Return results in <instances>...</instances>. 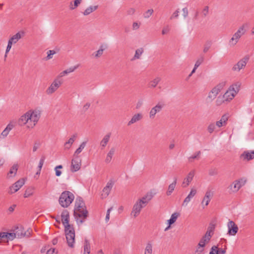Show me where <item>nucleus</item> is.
<instances>
[{
    "mask_svg": "<svg viewBox=\"0 0 254 254\" xmlns=\"http://www.w3.org/2000/svg\"><path fill=\"white\" fill-rule=\"evenodd\" d=\"M144 50L142 48H139L135 51L134 56L133 58V60L139 59L140 56L143 53Z\"/></svg>",
    "mask_w": 254,
    "mask_h": 254,
    "instance_id": "nucleus-37",
    "label": "nucleus"
},
{
    "mask_svg": "<svg viewBox=\"0 0 254 254\" xmlns=\"http://www.w3.org/2000/svg\"><path fill=\"white\" fill-rule=\"evenodd\" d=\"M230 118V115L228 113H226L222 116L220 120L216 122V126L217 127H225L227 124V121Z\"/></svg>",
    "mask_w": 254,
    "mask_h": 254,
    "instance_id": "nucleus-19",
    "label": "nucleus"
},
{
    "mask_svg": "<svg viewBox=\"0 0 254 254\" xmlns=\"http://www.w3.org/2000/svg\"><path fill=\"white\" fill-rule=\"evenodd\" d=\"M164 105L163 103L158 102L154 107L152 108L149 113V118L150 119H154L156 114L161 111Z\"/></svg>",
    "mask_w": 254,
    "mask_h": 254,
    "instance_id": "nucleus-12",
    "label": "nucleus"
},
{
    "mask_svg": "<svg viewBox=\"0 0 254 254\" xmlns=\"http://www.w3.org/2000/svg\"><path fill=\"white\" fill-rule=\"evenodd\" d=\"M33 192H34V188L29 187L26 190L25 193L24 194V197L25 198L28 197L32 195L33 194Z\"/></svg>",
    "mask_w": 254,
    "mask_h": 254,
    "instance_id": "nucleus-39",
    "label": "nucleus"
},
{
    "mask_svg": "<svg viewBox=\"0 0 254 254\" xmlns=\"http://www.w3.org/2000/svg\"><path fill=\"white\" fill-rule=\"evenodd\" d=\"M85 203L83 199L80 197H77L75 201V207H77L85 205Z\"/></svg>",
    "mask_w": 254,
    "mask_h": 254,
    "instance_id": "nucleus-40",
    "label": "nucleus"
},
{
    "mask_svg": "<svg viewBox=\"0 0 254 254\" xmlns=\"http://www.w3.org/2000/svg\"><path fill=\"white\" fill-rule=\"evenodd\" d=\"M18 167V166L17 164H14L10 169V170L7 174V177L9 178L14 177L17 173Z\"/></svg>",
    "mask_w": 254,
    "mask_h": 254,
    "instance_id": "nucleus-30",
    "label": "nucleus"
},
{
    "mask_svg": "<svg viewBox=\"0 0 254 254\" xmlns=\"http://www.w3.org/2000/svg\"><path fill=\"white\" fill-rule=\"evenodd\" d=\"M154 10L153 9H149L146 11L143 14L144 18H149L153 14Z\"/></svg>",
    "mask_w": 254,
    "mask_h": 254,
    "instance_id": "nucleus-42",
    "label": "nucleus"
},
{
    "mask_svg": "<svg viewBox=\"0 0 254 254\" xmlns=\"http://www.w3.org/2000/svg\"><path fill=\"white\" fill-rule=\"evenodd\" d=\"M6 234L7 235L6 238L9 240H13L17 237L15 232L14 233H6Z\"/></svg>",
    "mask_w": 254,
    "mask_h": 254,
    "instance_id": "nucleus-45",
    "label": "nucleus"
},
{
    "mask_svg": "<svg viewBox=\"0 0 254 254\" xmlns=\"http://www.w3.org/2000/svg\"><path fill=\"white\" fill-rule=\"evenodd\" d=\"M56 53L54 50H49L47 52V59L50 60L53 58V56Z\"/></svg>",
    "mask_w": 254,
    "mask_h": 254,
    "instance_id": "nucleus-48",
    "label": "nucleus"
},
{
    "mask_svg": "<svg viewBox=\"0 0 254 254\" xmlns=\"http://www.w3.org/2000/svg\"><path fill=\"white\" fill-rule=\"evenodd\" d=\"M177 181V178H176V177L174 178V182L172 184H171L168 187V190L166 192V194L167 195H171V193L174 191V190L176 187V186Z\"/></svg>",
    "mask_w": 254,
    "mask_h": 254,
    "instance_id": "nucleus-31",
    "label": "nucleus"
},
{
    "mask_svg": "<svg viewBox=\"0 0 254 254\" xmlns=\"http://www.w3.org/2000/svg\"><path fill=\"white\" fill-rule=\"evenodd\" d=\"M228 233L230 235L234 236L238 231V227L235 222L233 221H229L228 223Z\"/></svg>",
    "mask_w": 254,
    "mask_h": 254,
    "instance_id": "nucleus-16",
    "label": "nucleus"
},
{
    "mask_svg": "<svg viewBox=\"0 0 254 254\" xmlns=\"http://www.w3.org/2000/svg\"><path fill=\"white\" fill-rule=\"evenodd\" d=\"M203 61H204L203 57H200L196 61L194 66L197 68L203 63Z\"/></svg>",
    "mask_w": 254,
    "mask_h": 254,
    "instance_id": "nucleus-47",
    "label": "nucleus"
},
{
    "mask_svg": "<svg viewBox=\"0 0 254 254\" xmlns=\"http://www.w3.org/2000/svg\"><path fill=\"white\" fill-rule=\"evenodd\" d=\"M41 117V111L39 110H30L22 115L18 121L19 126H23L27 124L28 128L34 127Z\"/></svg>",
    "mask_w": 254,
    "mask_h": 254,
    "instance_id": "nucleus-1",
    "label": "nucleus"
},
{
    "mask_svg": "<svg viewBox=\"0 0 254 254\" xmlns=\"http://www.w3.org/2000/svg\"><path fill=\"white\" fill-rule=\"evenodd\" d=\"M25 182L23 179L19 180L15 182L12 186L10 187L8 192L9 194H12L18 191L24 184Z\"/></svg>",
    "mask_w": 254,
    "mask_h": 254,
    "instance_id": "nucleus-13",
    "label": "nucleus"
},
{
    "mask_svg": "<svg viewBox=\"0 0 254 254\" xmlns=\"http://www.w3.org/2000/svg\"><path fill=\"white\" fill-rule=\"evenodd\" d=\"M249 60V57L248 56L244 57L233 66L232 70L234 71H240L241 69H243L246 66Z\"/></svg>",
    "mask_w": 254,
    "mask_h": 254,
    "instance_id": "nucleus-11",
    "label": "nucleus"
},
{
    "mask_svg": "<svg viewBox=\"0 0 254 254\" xmlns=\"http://www.w3.org/2000/svg\"><path fill=\"white\" fill-rule=\"evenodd\" d=\"M22 34L20 32H18L15 35H13L9 39V41L11 42L12 44H14L16 43L19 40H20L22 37Z\"/></svg>",
    "mask_w": 254,
    "mask_h": 254,
    "instance_id": "nucleus-29",
    "label": "nucleus"
},
{
    "mask_svg": "<svg viewBox=\"0 0 254 254\" xmlns=\"http://www.w3.org/2000/svg\"><path fill=\"white\" fill-rule=\"evenodd\" d=\"M15 232L17 238H21L24 237H28L30 236V232L28 230L27 232L25 231L24 228L21 225L17 226Z\"/></svg>",
    "mask_w": 254,
    "mask_h": 254,
    "instance_id": "nucleus-14",
    "label": "nucleus"
},
{
    "mask_svg": "<svg viewBox=\"0 0 254 254\" xmlns=\"http://www.w3.org/2000/svg\"><path fill=\"white\" fill-rule=\"evenodd\" d=\"M248 28L249 25L247 23H245L240 26L230 40L229 44L232 46L236 45L240 38L246 33Z\"/></svg>",
    "mask_w": 254,
    "mask_h": 254,
    "instance_id": "nucleus-7",
    "label": "nucleus"
},
{
    "mask_svg": "<svg viewBox=\"0 0 254 254\" xmlns=\"http://www.w3.org/2000/svg\"><path fill=\"white\" fill-rule=\"evenodd\" d=\"M194 174V170H192L188 174L187 177L184 179L183 181L182 184V187L183 188H185L189 186L190 184L193 180Z\"/></svg>",
    "mask_w": 254,
    "mask_h": 254,
    "instance_id": "nucleus-17",
    "label": "nucleus"
},
{
    "mask_svg": "<svg viewBox=\"0 0 254 254\" xmlns=\"http://www.w3.org/2000/svg\"><path fill=\"white\" fill-rule=\"evenodd\" d=\"M90 106V103H86L83 106V110L84 111H87L89 108Z\"/></svg>",
    "mask_w": 254,
    "mask_h": 254,
    "instance_id": "nucleus-62",
    "label": "nucleus"
},
{
    "mask_svg": "<svg viewBox=\"0 0 254 254\" xmlns=\"http://www.w3.org/2000/svg\"><path fill=\"white\" fill-rule=\"evenodd\" d=\"M179 9L176 10L171 16L170 19H173V18H178L179 16Z\"/></svg>",
    "mask_w": 254,
    "mask_h": 254,
    "instance_id": "nucleus-53",
    "label": "nucleus"
},
{
    "mask_svg": "<svg viewBox=\"0 0 254 254\" xmlns=\"http://www.w3.org/2000/svg\"><path fill=\"white\" fill-rule=\"evenodd\" d=\"M98 8V5H90L84 10V11L83 12V14L84 16L88 15L93 11L97 10Z\"/></svg>",
    "mask_w": 254,
    "mask_h": 254,
    "instance_id": "nucleus-28",
    "label": "nucleus"
},
{
    "mask_svg": "<svg viewBox=\"0 0 254 254\" xmlns=\"http://www.w3.org/2000/svg\"><path fill=\"white\" fill-rule=\"evenodd\" d=\"M179 215L180 214L178 212H175L173 213L171 216L170 219L168 220V224L169 225H171L172 224L174 223L176 221Z\"/></svg>",
    "mask_w": 254,
    "mask_h": 254,
    "instance_id": "nucleus-33",
    "label": "nucleus"
},
{
    "mask_svg": "<svg viewBox=\"0 0 254 254\" xmlns=\"http://www.w3.org/2000/svg\"><path fill=\"white\" fill-rule=\"evenodd\" d=\"M204 251V247L201 246V245H198L194 254H202Z\"/></svg>",
    "mask_w": 254,
    "mask_h": 254,
    "instance_id": "nucleus-44",
    "label": "nucleus"
},
{
    "mask_svg": "<svg viewBox=\"0 0 254 254\" xmlns=\"http://www.w3.org/2000/svg\"><path fill=\"white\" fill-rule=\"evenodd\" d=\"M182 11L183 12V15L184 17L185 18L188 16L189 12L188 8L187 7H184L183 8Z\"/></svg>",
    "mask_w": 254,
    "mask_h": 254,
    "instance_id": "nucleus-55",
    "label": "nucleus"
},
{
    "mask_svg": "<svg viewBox=\"0 0 254 254\" xmlns=\"http://www.w3.org/2000/svg\"><path fill=\"white\" fill-rule=\"evenodd\" d=\"M216 127V123H211L208 126L207 130L209 133H212L215 130Z\"/></svg>",
    "mask_w": 254,
    "mask_h": 254,
    "instance_id": "nucleus-41",
    "label": "nucleus"
},
{
    "mask_svg": "<svg viewBox=\"0 0 254 254\" xmlns=\"http://www.w3.org/2000/svg\"><path fill=\"white\" fill-rule=\"evenodd\" d=\"M84 253L83 254H90L91 247L89 241L87 239H85L83 245Z\"/></svg>",
    "mask_w": 254,
    "mask_h": 254,
    "instance_id": "nucleus-32",
    "label": "nucleus"
},
{
    "mask_svg": "<svg viewBox=\"0 0 254 254\" xmlns=\"http://www.w3.org/2000/svg\"><path fill=\"white\" fill-rule=\"evenodd\" d=\"M113 208L111 207L109 208L107 211V214L105 218V220L106 222H108L110 219V213L111 211L112 210Z\"/></svg>",
    "mask_w": 254,
    "mask_h": 254,
    "instance_id": "nucleus-54",
    "label": "nucleus"
},
{
    "mask_svg": "<svg viewBox=\"0 0 254 254\" xmlns=\"http://www.w3.org/2000/svg\"><path fill=\"white\" fill-rule=\"evenodd\" d=\"M13 127V125L10 124H9L5 128L6 130L9 132Z\"/></svg>",
    "mask_w": 254,
    "mask_h": 254,
    "instance_id": "nucleus-63",
    "label": "nucleus"
},
{
    "mask_svg": "<svg viewBox=\"0 0 254 254\" xmlns=\"http://www.w3.org/2000/svg\"><path fill=\"white\" fill-rule=\"evenodd\" d=\"M63 83L62 79L57 77L54 79L50 86L46 89V93L47 95H51L56 92Z\"/></svg>",
    "mask_w": 254,
    "mask_h": 254,
    "instance_id": "nucleus-10",
    "label": "nucleus"
},
{
    "mask_svg": "<svg viewBox=\"0 0 254 254\" xmlns=\"http://www.w3.org/2000/svg\"><path fill=\"white\" fill-rule=\"evenodd\" d=\"M152 244L149 242L147 243L144 250V254H152Z\"/></svg>",
    "mask_w": 254,
    "mask_h": 254,
    "instance_id": "nucleus-36",
    "label": "nucleus"
},
{
    "mask_svg": "<svg viewBox=\"0 0 254 254\" xmlns=\"http://www.w3.org/2000/svg\"><path fill=\"white\" fill-rule=\"evenodd\" d=\"M211 236H212V235L211 234V232L209 231H207L206 232L204 236H203V237L202 238L204 240H206V242H207L208 243L211 238Z\"/></svg>",
    "mask_w": 254,
    "mask_h": 254,
    "instance_id": "nucleus-43",
    "label": "nucleus"
},
{
    "mask_svg": "<svg viewBox=\"0 0 254 254\" xmlns=\"http://www.w3.org/2000/svg\"><path fill=\"white\" fill-rule=\"evenodd\" d=\"M78 67V65L70 67L68 68L61 72L57 77H59V78H61V77L68 74V73L73 72L76 68H77Z\"/></svg>",
    "mask_w": 254,
    "mask_h": 254,
    "instance_id": "nucleus-25",
    "label": "nucleus"
},
{
    "mask_svg": "<svg viewBox=\"0 0 254 254\" xmlns=\"http://www.w3.org/2000/svg\"><path fill=\"white\" fill-rule=\"evenodd\" d=\"M201 154V152L200 151H197V152H196L193 155L190 157L189 158V161L190 162H191V159H197L198 156Z\"/></svg>",
    "mask_w": 254,
    "mask_h": 254,
    "instance_id": "nucleus-50",
    "label": "nucleus"
},
{
    "mask_svg": "<svg viewBox=\"0 0 254 254\" xmlns=\"http://www.w3.org/2000/svg\"><path fill=\"white\" fill-rule=\"evenodd\" d=\"M110 137L111 133H109L104 136V137L103 138V139H102L100 143L102 149L104 148L106 146L110 140Z\"/></svg>",
    "mask_w": 254,
    "mask_h": 254,
    "instance_id": "nucleus-27",
    "label": "nucleus"
},
{
    "mask_svg": "<svg viewBox=\"0 0 254 254\" xmlns=\"http://www.w3.org/2000/svg\"><path fill=\"white\" fill-rule=\"evenodd\" d=\"M208 174L210 176H216L218 174V171L215 168H211L209 170Z\"/></svg>",
    "mask_w": 254,
    "mask_h": 254,
    "instance_id": "nucleus-46",
    "label": "nucleus"
},
{
    "mask_svg": "<svg viewBox=\"0 0 254 254\" xmlns=\"http://www.w3.org/2000/svg\"><path fill=\"white\" fill-rule=\"evenodd\" d=\"M161 78L160 77H156L152 80L150 81L149 83V86L151 88H155L161 81Z\"/></svg>",
    "mask_w": 254,
    "mask_h": 254,
    "instance_id": "nucleus-34",
    "label": "nucleus"
},
{
    "mask_svg": "<svg viewBox=\"0 0 254 254\" xmlns=\"http://www.w3.org/2000/svg\"><path fill=\"white\" fill-rule=\"evenodd\" d=\"M209 254H218V247L216 246L212 247Z\"/></svg>",
    "mask_w": 254,
    "mask_h": 254,
    "instance_id": "nucleus-49",
    "label": "nucleus"
},
{
    "mask_svg": "<svg viewBox=\"0 0 254 254\" xmlns=\"http://www.w3.org/2000/svg\"><path fill=\"white\" fill-rule=\"evenodd\" d=\"M115 152V149L114 147L111 148L109 151L108 152L106 157L105 160V162L106 164H109L112 161L113 156H114Z\"/></svg>",
    "mask_w": 254,
    "mask_h": 254,
    "instance_id": "nucleus-26",
    "label": "nucleus"
},
{
    "mask_svg": "<svg viewBox=\"0 0 254 254\" xmlns=\"http://www.w3.org/2000/svg\"><path fill=\"white\" fill-rule=\"evenodd\" d=\"M46 254H57V252L55 249H51L47 252Z\"/></svg>",
    "mask_w": 254,
    "mask_h": 254,
    "instance_id": "nucleus-61",
    "label": "nucleus"
},
{
    "mask_svg": "<svg viewBox=\"0 0 254 254\" xmlns=\"http://www.w3.org/2000/svg\"><path fill=\"white\" fill-rule=\"evenodd\" d=\"M211 196L212 194L211 191H207L201 202V204L203 208L205 207V206L208 205L211 200Z\"/></svg>",
    "mask_w": 254,
    "mask_h": 254,
    "instance_id": "nucleus-21",
    "label": "nucleus"
},
{
    "mask_svg": "<svg viewBox=\"0 0 254 254\" xmlns=\"http://www.w3.org/2000/svg\"><path fill=\"white\" fill-rule=\"evenodd\" d=\"M45 159L44 157H42L40 159V160L39 163L38 167L39 168V171H41V168L43 165V164L44 163Z\"/></svg>",
    "mask_w": 254,
    "mask_h": 254,
    "instance_id": "nucleus-56",
    "label": "nucleus"
},
{
    "mask_svg": "<svg viewBox=\"0 0 254 254\" xmlns=\"http://www.w3.org/2000/svg\"><path fill=\"white\" fill-rule=\"evenodd\" d=\"M12 45V44L11 43V42H9L8 41L7 46L6 47V50H5L6 54H7L9 52L11 48Z\"/></svg>",
    "mask_w": 254,
    "mask_h": 254,
    "instance_id": "nucleus-59",
    "label": "nucleus"
},
{
    "mask_svg": "<svg viewBox=\"0 0 254 254\" xmlns=\"http://www.w3.org/2000/svg\"><path fill=\"white\" fill-rule=\"evenodd\" d=\"M77 137V134L76 133L72 135L69 139L64 143V149L66 150H68L71 147L72 144L73 143Z\"/></svg>",
    "mask_w": 254,
    "mask_h": 254,
    "instance_id": "nucleus-23",
    "label": "nucleus"
},
{
    "mask_svg": "<svg viewBox=\"0 0 254 254\" xmlns=\"http://www.w3.org/2000/svg\"><path fill=\"white\" fill-rule=\"evenodd\" d=\"M140 27V24L136 22H134L132 24V29L133 30H137Z\"/></svg>",
    "mask_w": 254,
    "mask_h": 254,
    "instance_id": "nucleus-60",
    "label": "nucleus"
},
{
    "mask_svg": "<svg viewBox=\"0 0 254 254\" xmlns=\"http://www.w3.org/2000/svg\"><path fill=\"white\" fill-rule=\"evenodd\" d=\"M135 10L134 8L129 7L127 10V15H132L135 13Z\"/></svg>",
    "mask_w": 254,
    "mask_h": 254,
    "instance_id": "nucleus-51",
    "label": "nucleus"
},
{
    "mask_svg": "<svg viewBox=\"0 0 254 254\" xmlns=\"http://www.w3.org/2000/svg\"><path fill=\"white\" fill-rule=\"evenodd\" d=\"M207 243H208V242H206V240H205L201 238L198 245H201V246H202V247L204 248V247L205 246L206 244H207Z\"/></svg>",
    "mask_w": 254,
    "mask_h": 254,
    "instance_id": "nucleus-58",
    "label": "nucleus"
},
{
    "mask_svg": "<svg viewBox=\"0 0 254 254\" xmlns=\"http://www.w3.org/2000/svg\"><path fill=\"white\" fill-rule=\"evenodd\" d=\"M155 194V192L153 193L152 191H150L147 192L142 198L138 199L135 202L132 207L131 215H132L134 218H136L139 215L141 209L147 205L148 203L152 199Z\"/></svg>",
    "mask_w": 254,
    "mask_h": 254,
    "instance_id": "nucleus-3",
    "label": "nucleus"
},
{
    "mask_svg": "<svg viewBox=\"0 0 254 254\" xmlns=\"http://www.w3.org/2000/svg\"><path fill=\"white\" fill-rule=\"evenodd\" d=\"M226 85L225 82H222L213 87L208 93L207 99L211 102L216 98L219 93L223 89Z\"/></svg>",
    "mask_w": 254,
    "mask_h": 254,
    "instance_id": "nucleus-8",
    "label": "nucleus"
},
{
    "mask_svg": "<svg viewBox=\"0 0 254 254\" xmlns=\"http://www.w3.org/2000/svg\"><path fill=\"white\" fill-rule=\"evenodd\" d=\"M62 222L64 227V232L68 246L70 248L74 247L75 243V231L73 226L69 224V215L68 212L64 210L61 215Z\"/></svg>",
    "mask_w": 254,
    "mask_h": 254,
    "instance_id": "nucleus-2",
    "label": "nucleus"
},
{
    "mask_svg": "<svg viewBox=\"0 0 254 254\" xmlns=\"http://www.w3.org/2000/svg\"><path fill=\"white\" fill-rule=\"evenodd\" d=\"M241 158L244 160L249 161L254 159V150L249 151H244L241 155Z\"/></svg>",
    "mask_w": 254,
    "mask_h": 254,
    "instance_id": "nucleus-22",
    "label": "nucleus"
},
{
    "mask_svg": "<svg viewBox=\"0 0 254 254\" xmlns=\"http://www.w3.org/2000/svg\"><path fill=\"white\" fill-rule=\"evenodd\" d=\"M88 211L85 205L74 207V215L78 225L82 224L88 216Z\"/></svg>",
    "mask_w": 254,
    "mask_h": 254,
    "instance_id": "nucleus-5",
    "label": "nucleus"
},
{
    "mask_svg": "<svg viewBox=\"0 0 254 254\" xmlns=\"http://www.w3.org/2000/svg\"><path fill=\"white\" fill-rule=\"evenodd\" d=\"M247 182V179L245 178H242L239 179L235 180L228 187V189L233 193L237 192L240 189L244 186Z\"/></svg>",
    "mask_w": 254,
    "mask_h": 254,
    "instance_id": "nucleus-9",
    "label": "nucleus"
},
{
    "mask_svg": "<svg viewBox=\"0 0 254 254\" xmlns=\"http://www.w3.org/2000/svg\"><path fill=\"white\" fill-rule=\"evenodd\" d=\"M81 160L77 156H74L71 161V171L75 172L78 171L81 168Z\"/></svg>",
    "mask_w": 254,
    "mask_h": 254,
    "instance_id": "nucleus-15",
    "label": "nucleus"
},
{
    "mask_svg": "<svg viewBox=\"0 0 254 254\" xmlns=\"http://www.w3.org/2000/svg\"><path fill=\"white\" fill-rule=\"evenodd\" d=\"M86 143V141H83V142L81 143L79 147L75 150L74 154V156H75L76 155L79 154L81 152L82 150L85 148Z\"/></svg>",
    "mask_w": 254,
    "mask_h": 254,
    "instance_id": "nucleus-38",
    "label": "nucleus"
},
{
    "mask_svg": "<svg viewBox=\"0 0 254 254\" xmlns=\"http://www.w3.org/2000/svg\"><path fill=\"white\" fill-rule=\"evenodd\" d=\"M143 118V116L141 113H137L134 115L131 120L128 122L127 126H129L131 125L134 124L140 121Z\"/></svg>",
    "mask_w": 254,
    "mask_h": 254,
    "instance_id": "nucleus-24",
    "label": "nucleus"
},
{
    "mask_svg": "<svg viewBox=\"0 0 254 254\" xmlns=\"http://www.w3.org/2000/svg\"><path fill=\"white\" fill-rule=\"evenodd\" d=\"M82 0H74L73 2V6L76 8L81 3Z\"/></svg>",
    "mask_w": 254,
    "mask_h": 254,
    "instance_id": "nucleus-57",
    "label": "nucleus"
},
{
    "mask_svg": "<svg viewBox=\"0 0 254 254\" xmlns=\"http://www.w3.org/2000/svg\"><path fill=\"white\" fill-rule=\"evenodd\" d=\"M196 190L194 188H192L188 196L185 198L182 205L183 206H187L189 202H190L191 199L195 196L196 194Z\"/></svg>",
    "mask_w": 254,
    "mask_h": 254,
    "instance_id": "nucleus-20",
    "label": "nucleus"
},
{
    "mask_svg": "<svg viewBox=\"0 0 254 254\" xmlns=\"http://www.w3.org/2000/svg\"><path fill=\"white\" fill-rule=\"evenodd\" d=\"M241 85V83L240 82H237L230 86L223 95V98L224 100L222 102L219 100L220 97H218L216 101L217 105L219 106L220 105L222 102H230L232 100L239 92Z\"/></svg>",
    "mask_w": 254,
    "mask_h": 254,
    "instance_id": "nucleus-4",
    "label": "nucleus"
},
{
    "mask_svg": "<svg viewBox=\"0 0 254 254\" xmlns=\"http://www.w3.org/2000/svg\"><path fill=\"white\" fill-rule=\"evenodd\" d=\"M9 133V132H8V131L7 130H6L5 129H4L2 132H1V135L3 136V137H6L7 136V135Z\"/></svg>",
    "mask_w": 254,
    "mask_h": 254,
    "instance_id": "nucleus-64",
    "label": "nucleus"
},
{
    "mask_svg": "<svg viewBox=\"0 0 254 254\" xmlns=\"http://www.w3.org/2000/svg\"><path fill=\"white\" fill-rule=\"evenodd\" d=\"M209 11V7L208 6H205L202 10V13L204 16H206Z\"/></svg>",
    "mask_w": 254,
    "mask_h": 254,
    "instance_id": "nucleus-52",
    "label": "nucleus"
},
{
    "mask_svg": "<svg viewBox=\"0 0 254 254\" xmlns=\"http://www.w3.org/2000/svg\"><path fill=\"white\" fill-rule=\"evenodd\" d=\"M105 48L103 45H101L100 47V49L97 51L96 52L93 54V56H94L96 58H98L100 57L103 54V52L105 50Z\"/></svg>",
    "mask_w": 254,
    "mask_h": 254,
    "instance_id": "nucleus-35",
    "label": "nucleus"
},
{
    "mask_svg": "<svg viewBox=\"0 0 254 254\" xmlns=\"http://www.w3.org/2000/svg\"><path fill=\"white\" fill-rule=\"evenodd\" d=\"M113 185L114 182L112 180L109 181L107 183L106 186L102 190V193L101 194L102 198H106L109 195Z\"/></svg>",
    "mask_w": 254,
    "mask_h": 254,
    "instance_id": "nucleus-18",
    "label": "nucleus"
},
{
    "mask_svg": "<svg viewBox=\"0 0 254 254\" xmlns=\"http://www.w3.org/2000/svg\"><path fill=\"white\" fill-rule=\"evenodd\" d=\"M74 195L69 191L63 192L59 198V203L64 208L67 207L73 201Z\"/></svg>",
    "mask_w": 254,
    "mask_h": 254,
    "instance_id": "nucleus-6",
    "label": "nucleus"
}]
</instances>
